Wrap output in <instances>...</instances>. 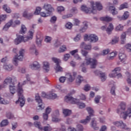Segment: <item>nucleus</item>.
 <instances>
[{
	"label": "nucleus",
	"mask_w": 131,
	"mask_h": 131,
	"mask_svg": "<svg viewBox=\"0 0 131 131\" xmlns=\"http://www.w3.org/2000/svg\"><path fill=\"white\" fill-rule=\"evenodd\" d=\"M29 67L33 70H37L40 68V64L37 61H34L33 64L30 65Z\"/></svg>",
	"instance_id": "obj_17"
},
{
	"label": "nucleus",
	"mask_w": 131,
	"mask_h": 131,
	"mask_svg": "<svg viewBox=\"0 0 131 131\" xmlns=\"http://www.w3.org/2000/svg\"><path fill=\"white\" fill-rule=\"evenodd\" d=\"M57 9L58 13H61V12L65 11V8L63 6H58Z\"/></svg>",
	"instance_id": "obj_50"
},
{
	"label": "nucleus",
	"mask_w": 131,
	"mask_h": 131,
	"mask_svg": "<svg viewBox=\"0 0 131 131\" xmlns=\"http://www.w3.org/2000/svg\"><path fill=\"white\" fill-rule=\"evenodd\" d=\"M12 20H9L3 27V30L4 31H7V30H9V27H11V26H14L15 25L14 24H12Z\"/></svg>",
	"instance_id": "obj_22"
},
{
	"label": "nucleus",
	"mask_w": 131,
	"mask_h": 131,
	"mask_svg": "<svg viewBox=\"0 0 131 131\" xmlns=\"http://www.w3.org/2000/svg\"><path fill=\"white\" fill-rule=\"evenodd\" d=\"M56 21H57V17L54 16H52L50 19V22L51 23H55V22H56Z\"/></svg>",
	"instance_id": "obj_61"
},
{
	"label": "nucleus",
	"mask_w": 131,
	"mask_h": 131,
	"mask_svg": "<svg viewBox=\"0 0 131 131\" xmlns=\"http://www.w3.org/2000/svg\"><path fill=\"white\" fill-rule=\"evenodd\" d=\"M24 50H21L19 51V55L17 54L13 58V63L15 66H18V61H23L24 57Z\"/></svg>",
	"instance_id": "obj_6"
},
{
	"label": "nucleus",
	"mask_w": 131,
	"mask_h": 131,
	"mask_svg": "<svg viewBox=\"0 0 131 131\" xmlns=\"http://www.w3.org/2000/svg\"><path fill=\"white\" fill-rule=\"evenodd\" d=\"M83 24L84 25L83 27L80 30V32H85L86 29H88V25L87 21L83 22Z\"/></svg>",
	"instance_id": "obj_33"
},
{
	"label": "nucleus",
	"mask_w": 131,
	"mask_h": 131,
	"mask_svg": "<svg viewBox=\"0 0 131 131\" xmlns=\"http://www.w3.org/2000/svg\"><path fill=\"white\" fill-rule=\"evenodd\" d=\"M111 93L112 95L115 96V86H113L111 89Z\"/></svg>",
	"instance_id": "obj_63"
},
{
	"label": "nucleus",
	"mask_w": 131,
	"mask_h": 131,
	"mask_svg": "<svg viewBox=\"0 0 131 131\" xmlns=\"http://www.w3.org/2000/svg\"><path fill=\"white\" fill-rule=\"evenodd\" d=\"M41 97L42 98H46L47 99H56L57 98V94L55 93H50L49 95H47L45 92H42Z\"/></svg>",
	"instance_id": "obj_14"
},
{
	"label": "nucleus",
	"mask_w": 131,
	"mask_h": 131,
	"mask_svg": "<svg viewBox=\"0 0 131 131\" xmlns=\"http://www.w3.org/2000/svg\"><path fill=\"white\" fill-rule=\"evenodd\" d=\"M12 78L8 77L4 81V83L9 84V90L10 94L14 95L16 93V87L14 82H12Z\"/></svg>",
	"instance_id": "obj_3"
},
{
	"label": "nucleus",
	"mask_w": 131,
	"mask_h": 131,
	"mask_svg": "<svg viewBox=\"0 0 131 131\" xmlns=\"http://www.w3.org/2000/svg\"><path fill=\"white\" fill-rule=\"evenodd\" d=\"M63 114L64 115V116H69V115L71 114V111L68 109H63Z\"/></svg>",
	"instance_id": "obj_39"
},
{
	"label": "nucleus",
	"mask_w": 131,
	"mask_h": 131,
	"mask_svg": "<svg viewBox=\"0 0 131 131\" xmlns=\"http://www.w3.org/2000/svg\"><path fill=\"white\" fill-rule=\"evenodd\" d=\"M3 9L4 11H5V12H6V13H10L11 12H12L10 7H9L7 4L3 5Z\"/></svg>",
	"instance_id": "obj_34"
},
{
	"label": "nucleus",
	"mask_w": 131,
	"mask_h": 131,
	"mask_svg": "<svg viewBox=\"0 0 131 131\" xmlns=\"http://www.w3.org/2000/svg\"><path fill=\"white\" fill-rule=\"evenodd\" d=\"M77 74L76 73V72H74L73 73V76H72L71 73L67 74V78H68L69 81H70V82H72V81H73V80L75 79V77L76 76Z\"/></svg>",
	"instance_id": "obj_20"
},
{
	"label": "nucleus",
	"mask_w": 131,
	"mask_h": 131,
	"mask_svg": "<svg viewBox=\"0 0 131 131\" xmlns=\"http://www.w3.org/2000/svg\"><path fill=\"white\" fill-rule=\"evenodd\" d=\"M123 26L122 25H119L116 27V31H122L123 30Z\"/></svg>",
	"instance_id": "obj_42"
},
{
	"label": "nucleus",
	"mask_w": 131,
	"mask_h": 131,
	"mask_svg": "<svg viewBox=\"0 0 131 131\" xmlns=\"http://www.w3.org/2000/svg\"><path fill=\"white\" fill-rule=\"evenodd\" d=\"M85 60L86 61V65H91V68L92 69L96 68V66H97V60L95 59H92L90 57H88V56H86Z\"/></svg>",
	"instance_id": "obj_9"
},
{
	"label": "nucleus",
	"mask_w": 131,
	"mask_h": 131,
	"mask_svg": "<svg viewBox=\"0 0 131 131\" xmlns=\"http://www.w3.org/2000/svg\"><path fill=\"white\" fill-rule=\"evenodd\" d=\"M8 124H9V121H8V120H4L1 123L0 126L3 127V126H6L8 125Z\"/></svg>",
	"instance_id": "obj_40"
},
{
	"label": "nucleus",
	"mask_w": 131,
	"mask_h": 131,
	"mask_svg": "<svg viewBox=\"0 0 131 131\" xmlns=\"http://www.w3.org/2000/svg\"><path fill=\"white\" fill-rule=\"evenodd\" d=\"M40 11H41V8L39 7H37L35 11L34 12L35 15H38V14L40 13Z\"/></svg>",
	"instance_id": "obj_51"
},
{
	"label": "nucleus",
	"mask_w": 131,
	"mask_h": 131,
	"mask_svg": "<svg viewBox=\"0 0 131 131\" xmlns=\"http://www.w3.org/2000/svg\"><path fill=\"white\" fill-rule=\"evenodd\" d=\"M69 58H70V54H66L64 55L63 60L64 61H67Z\"/></svg>",
	"instance_id": "obj_59"
},
{
	"label": "nucleus",
	"mask_w": 131,
	"mask_h": 131,
	"mask_svg": "<svg viewBox=\"0 0 131 131\" xmlns=\"http://www.w3.org/2000/svg\"><path fill=\"white\" fill-rule=\"evenodd\" d=\"M121 110L124 111L125 110L126 104L125 102H122L120 104Z\"/></svg>",
	"instance_id": "obj_48"
},
{
	"label": "nucleus",
	"mask_w": 131,
	"mask_h": 131,
	"mask_svg": "<svg viewBox=\"0 0 131 131\" xmlns=\"http://www.w3.org/2000/svg\"><path fill=\"white\" fill-rule=\"evenodd\" d=\"M10 21H12V24H14V26H12V27H15L16 25H19L20 24V21L19 20H15L14 21L13 19H11Z\"/></svg>",
	"instance_id": "obj_45"
},
{
	"label": "nucleus",
	"mask_w": 131,
	"mask_h": 131,
	"mask_svg": "<svg viewBox=\"0 0 131 131\" xmlns=\"http://www.w3.org/2000/svg\"><path fill=\"white\" fill-rule=\"evenodd\" d=\"M33 33H34V31L30 30L28 33V35L29 36H17L14 40L15 44L19 45V43H21V42H26V41H28V40H31L33 37Z\"/></svg>",
	"instance_id": "obj_2"
},
{
	"label": "nucleus",
	"mask_w": 131,
	"mask_h": 131,
	"mask_svg": "<svg viewBox=\"0 0 131 131\" xmlns=\"http://www.w3.org/2000/svg\"><path fill=\"white\" fill-rule=\"evenodd\" d=\"M119 58L121 62H125L127 59L126 55H125V54L124 53H120L119 54Z\"/></svg>",
	"instance_id": "obj_28"
},
{
	"label": "nucleus",
	"mask_w": 131,
	"mask_h": 131,
	"mask_svg": "<svg viewBox=\"0 0 131 131\" xmlns=\"http://www.w3.org/2000/svg\"><path fill=\"white\" fill-rule=\"evenodd\" d=\"M6 117L9 119H12V118H13L14 116L13 115V114H12V113H7L6 114Z\"/></svg>",
	"instance_id": "obj_55"
},
{
	"label": "nucleus",
	"mask_w": 131,
	"mask_h": 131,
	"mask_svg": "<svg viewBox=\"0 0 131 131\" xmlns=\"http://www.w3.org/2000/svg\"><path fill=\"white\" fill-rule=\"evenodd\" d=\"M94 73L96 75H100V78L102 81H105V80H106V78H107V77H106L105 73H102L101 72H100V71L98 70L94 71Z\"/></svg>",
	"instance_id": "obj_15"
},
{
	"label": "nucleus",
	"mask_w": 131,
	"mask_h": 131,
	"mask_svg": "<svg viewBox=\"0 0 131 131\" xmlns=\"http://www.w3.org/2000/svg\"><path fill=\"white\" fill-rule=\"evenodd\" d=\"M113 124L116 126L121 127V128H123V129L126 128V125L124 124L123 122H122V121L114 122Z\"/></svg>",
	"instance_id": "obj_16"
},
{
	"label": "nucleus",
	"mask_w": 131,
	"mask_h": 131,
	"mask_svg": "<svg viewBox=\"0 0 131 131\" xmlns=\"http://www.w3.org/2000/svg\"><path fill=\"white\" fill-rule=\"evenodd\" d=\"M125 49L127 50H131V43H127L125 46Z\"/></svg>",
	"instance_id": "obj_64"
},
{
	"label": "nucleus",
	"mask_w": 131,
	"mask_h": 131,
	"mask_svg": "<svg viewBox=\"0 0 131 131\" xmlns=\"http://www.w3.org/2000/svg\"><path fill=\"white\" fill-rule=\"evenodd\" d=\"M91 124L92 127H93L95 130H98V129H99V127H97V122L95 121L94 119H92Z\"/></svg>",
	"instance_id": "obj_36"
},
{
	"label": "nucleus",
	"mask_w": 131,
	"mask_h": 131,
	"mask_svg": "<svg viewBox=\"0 0 131 131\" xmlns=\"http://www.w3.org/2000/svg\"><path fill=\"white\" fill-rule=\"evenodd\" d=\"M109 11L111 12L112 14V15H117L118 12L116 10V9H115V7L113 6H110L109 8Z\"/></svg>",
	"instance_id": "obj_32"
},
{
	"label": "nucleus",
	"mask_w": 131,
	"mask_h": 131,
	"mask_svg": "<svg viewBox=\"0 0 131 131\" xmlns=\"http://www.w3.org/2000/svg\"><path fill=\"white\" fill-rule=\"evenodd\" d=\"M125 38H126V32H124L121 35V40L122 44L125 43Z\"/></svg>",
	"instance_id": "obj_31"
},
{
	"label": "nucleus",
	"mask_w": 131,
	"mask_h": 131,
	"mask_svg": "<svg viewBox=\"0 0 131 131\" xmlns=\"http://www.w3.org/2000/svg\"><path fill=\"white\" fill-rule=\"evenodd\" d=\"M26 31H27V29L26 28V27H25L23 25H21V29L19 31V33L20 34H25V33H26Z\"/></svg>",
	"instance_id": "obj_35"
},
{
	"label": "nucleus",
	"mask_w": 131,
	"mask_h": 131,
	"mask_svg": "<svg viewBox=\"0 0 131 131\" xmlns=\"http://www.w3.org/2000/svg\"><path fill=\"white\" fill-rule=\"evenodd\" d=\"M70 12L72 14H77V13H78V10H77V8H76V7H73L70 10Z\"/></svg>",
	"instance_id": "obj_44"
},
{
	"label": "nucleus",
	"mask_w": 131,
	"mask_h": 131,
	"mask_svg": "<svg viewBox=\"0 0 131 131\" xmlns=\"http://www.w3.org/2000/svg\"><path fill=\"white\" fill-rule=\"evenodd\" d=\"M52 61H53V62H54V63H56V67L55 68L56 73H58V72H62V71H63V68H62V67L60 66V59H58V58L53 57Z\"/></svg>",
	"instance_id": "obj_10"
},
{
	"label": "nucleus",
	"mask_w": 131,
	"mask_h": 131,
	"mask_svg": "<svg viewBox=\"0 0 131 131\" xmlns=\"http://www.w3.org/2000/svg\"><path fill=\"white\" fill-rule=\"evenodd\" d=\"M34 126L35 127H37L40 130H44V131H51L52 130V127L50 126H45L43 127V128L42 127H41V125H40V122H35L34 123Z\"/></svg>",
	"instance_id": "obj_11"
},
{
	"label": "nucleus",
	"mask_w": 131,
	"mask_h": 131,
	"mask_svg": "<svg viewBox=\"0 0 131 131\" xmlns=\"http://www.w3.org/2000/svg\"><path fill=\"white\" fill-rule=\"evenodd\" d=\"M40 16H41V17H49V16H50V14H48V12L46 11V13L44 12H42L40 13Z\"/></svg>",
	"instance_id": "obj_57"
},
{
	"label": "nucleus",
	"mask_w": 131,
	"mask_h": 131,
	"mask_svg": "<svg viewBox=\"0 0 131 131\" xmlns=\"http://www.w3.org/2000/svg\"><path fill=\"white\" fill-rule=\"evenodd\" d=\"M101 99V96H97L95 97V102L96 104L99 103V102H100V100Z\"/></svg>",
	"instance_id": "obj_58"
},
{
	"label": "nucleus",
	"mask_w": 131,
	"mask_h": 131,
	"mask_svg": "<svg viewBox=\"0 0 131 131\" xmlns=\"http://www.w3.org/2000/svg\"><path fill=\"white\" fill-rule=\"evenodd\" d=\"M101 21H104L105 22H111L113 21V18L110 16H106L100 18Z\"/></svg>",
	"instance_id": "obj_25"
},
{
	"label": "nucleus",
	"mask_w": 131,
	"mask_h": 131,
	"mask_svg": "<svg viewBox=\"0 0 131 131\" xmlns=\"http://www.w3.org/2000/svg\"><path fill=\"white\" fill-rule=\"evenodd\" d=\"M0 103L7 105V104H9V101L4 99L3 98H2V97H0Z\"/></svg>",
	"instance_id": "obj_47"
},
{
	"label": "nucleus",
	"mask_w": 131,
	"mask_h": 131,
	"mask_svg": "<svg viewBox=\"0 0 131 131\" xmlns=\"http://www.w3.org/2000/svg\"><path fill=\"white\" fill-rule=\"evenodd\" d=\"M119 41V37L115 36L111 41V44L115 45L116 43H117V42H118Z\"/></svg>",
	"instance_id": "obj_38"
},
{
	"label": "nucleus",
	"mask_w": 131,
	"mask_h": 131,
	"mask_svg": "<svg viewBox=\"0 0 131 131\" xmlns=\"http://www.w3.org/2000/svg\"><path fill=\"white\" fill-rule=\"evenodd\" d=\"M26 84V81H24L21 85H20V82L18 84V86L17 89V92L18 96V100L16 101V104H18L19 102V105L20 107H23L25 105V98L23 96V89L22 88V85Z\"/></svg>",
	"instance_id": "obj_1"
},
{
	"label": "nucleus",
	"mask_w": 131,
	"mask_h": 131,
	"mask_svg": "<svg viewBox=\"0 0 131 131\" xmlns=\"http://www.w3.org/2000/svg\"><path fill=\"white\" fill-rule=\"evenodd\" d=\"M81 10L86 14H91L93 13L92 8H89L85 5H82L81 7Z\"/></svg>",
	"instance_id": "obj_19"
},
{
	"label": "nucleus",
	"mask_w": 131,
	"mask_h": 131,
	"mask_svg": "<svg viewBox=\"0 0 131 131\" xmlns=\"http://www.w3.org/2000/svg\"><path fill=\"white\" fill-rule=\"evenodd\" d=\"M129 16V14L128 13V12L126 11L124 12L123 16H118V18L119 20H120L121 21L122 20H126Z\"/></svg>",
	"instance_id": "obj_23"
},
{
	"label": "nucleus",
	"mask_w": 131,
	"mask_h": 131,
	"mask_svg": "<svg viewBox=\"0 0 131 131\" xmlns=\"http://www.w3.org/2000/svg\"><path fill=\"white\" fill-rule=\"evenodd\" d=\"M80 48L84 49V50H91L92 49V45H86L82 42L80 45Z\"/></svg>",
	"instance_id": "obj_26"
},
{
	"label": "nucleus",
	"mask_w": 131,
	"mask_h": 131,
	"mask_svg": "<svg viewBox=\"0 0 131 131\" xmlns=\"http://www.w3.org/2000/svg\"><path fill=\"white\" fill-rule=\"evenodd\" d=\"M79 24H80V20H79L77 18L73 19V25H74V26H78Z\"/></svg>",
	"instance_id": "obj_41"
},
{
	"label": "nucleus",
	"mask_w": 131,
	"mask_h": 131,
	"mask_svg": "<svg viewBox=\"0 0 131 131\" xmlns=\"http://www.w3.org/2000/svg\"><path fill=\"white\" fill-rule=\"evenodd\" d=\"M6 19H7V15L4 14L0 15V24L3 21H6Z\"/></svg>",
	"instance_id": "obj_46"
},
{
	"label": "nucleus",
	"mask_w": 131,
	"mask_h": 131,
	"mask_svg": "<svg viewBox=\"0 0 131 131\" xmlns=\"http://www.w3.org/2000/svg\"><path fill=\"white\" fill-rule=\"evenodd\" d=\"M82 80H83V78L81 76L79 75L76 79V83H81Z\"/></svg>",
	"instance_id": "obj_43"
},
{
	"label": "nucleus",
	"mask_w": 131,
	"mask_h": 131,
	"mask_svg": "<svg viewBox=\"0 0 131 131\" xmlns=\"http://www.w3.org/2000/svg\"><path fill=\"white\" fill-rule=\"evenodd\" d=\"M23 16L25 18H27V19H31L33 16V13H29L28 11L25 10L23 14Z\"/></svg>",
	"instance_id": "obj_21"
},
{
	"label": "nucleus",
	"mask_w": 131,
	"mask_h": 131,
	"mask_svg": "<svg viewBox=\"0 0 131 131\" xmlns=\"http://www.w3.org/2000/svg\"><path fill=\"white\" fill-rule=\"evenodd\" d=\"M114 29V27L113 26V24L110 23L108 27L106 29V31L107 34H111L112 31Z\"/></svg>",
	"instance_id": "obj_29"
},
{
	"label": "nucleus",
	"mask_w": 131,
	"mask_h": 131,
	"mask_svg": "<svg viewBox=\"0 0 131 131\" xmlns=\"http://www.w3.org/2000/svg\"><path fill=\"white\" fill-rule=\"evenodd\" d=\"M78 105L79 108L80 109H82L83 108L85 107V104H84L82 102H79V103H78Z\"/></svg>",
	"instance_id": "obj_54"
},
{
	"label": "nucleus",
	"mask_w": 131,
	"mask_h": 131,
	"mask_svg": "<svg viewBox=\"0 0 131 131\" xmlns=\"http://www.w3.org/2000/svg\"><path fill=\"white\" fill-rule=\"evenodd\" d=\"M80 37H81V35L80 34H78L74 38V41H79L80 40Z\"/></svg>",
	"instance_id": "obj_52"
},
{
	"label": "nucleus",
	"mask_w": 131,
	"mask_h": 131,
	"mask_svg": "<svg viewBox=\"0 0 131 131\" xmlns=\"http://www.w3.org/2000/svg\"><path fill=\"white\" fill-rule=\"evenodd\" d=\"M43 69L45 70L46 72L50 71V63L47 61H44L43 62Z\"/></svg>",
	"instance_id": "obj_27"
},
{
	"label": "nucleus",
	"mask_w": 131,
	"mask_h": 131,
	"mask_svg": "<svg viewBox=\"0 0 131 131\" xmlns=\"http://www.w3.org/2000/svg\"><path fill=\"white\" fill-rule=\"evenodd\" d=\"M51 40H52V38L51 37L47 36L45 37V42H47V43L51 42Z\"/></svg>",
	"instance_id": "obj_56"
},
{
	"label": "nucleus",
	"mask_w": 131,
	"mask_h": 131,
	"mask_svg": "<svg viewBox=\"0 0 131 131\" xmlns=\"http://www.w3.org/2000/svg\"><path fill=\"white\" fill-rule=\"evenodd\" d=\"M60 45L61 42L58 39L56 40L54 45L55 48H58V47H60Z\"/></svg>",
	"instance_id": "obj_49"
},
{
	"label": "nucleus",
	"mask_w": 131,
	"mask_h": 131,
	"mask_svg": "<svg viewBox=\"0 0 131 131\" xmlns=\"http://www.w3.org/2000/svg\"><path fill=\"white\" fill-rule=\"evenodd\" d=\"M43 39V37L40 36L39 34H37L36 38V42L38 47H41V42H42V40Z\"/></svg>",
	"instance_id": "obj_18"
},
{
	"label": "nucleus",
	"mask_w": 131,
	"mask_h": 131,
	"mask_svg": "<svg viewBox=\"0 0 131 131\" xmlns=\"http://www.w3.org/2000/svg\"><path fill=\"white\" fill-rule=\"evenodd\" d=\"M35 100L36 101V102L38 103V106L37 107V110H42V109H45V104L42 103V100L40 99V96H39V94H36Z\"/></svg>",
	"instance_id": "obj_8"
},
{
	"label": "nucleus",
	"mask_w": 131,
	"mask_h": 131,
	"mask_svg": "<svg viewBox=\"0 0 131 131\" xmlns=\"http://www.w3.org/2000/svg\"><path fill=\"white\" fill-rule=\"evenodd\" d=\"M117 52L116 51H113L109 53V57H108V60H113L115 57L117 56Z\"/></svg>",
	"instance_id": "obj_30"
},
{
	"label": "nucleus",
	"mask_w": 131,
	"mask_h": 131,
	"mask_svg": "<svg viewBox=\"0 0 131 131\" xmlns=\"http://www.w3.org/2000/svg\"><path fill=\"white\" fill-rule=\"evenodd\" d=\"M72 26H73V25L71 23H70V22L68 23L66 25V27L68 29H71V28H72Z\"/></svg>",
	"instance_id": "obj_53"
},
{
	"label": "nucleus",
	"mask_w": 131,
	"mask_h": 131,
	"mask_svg": "<svg viewBox=\"0 0 131 131\" xmlns=\"http://www.w3.org/2000/svg\"><path fill=\"white\" fill-rule=\"evenodd\" d=\"M4 69H5L6 70H7L8 71H11V70H13V66H12L11 64H9V65L4 64Z\"/></svg>",
	"instance_id": "obj_37"
},
{
	"label": "nucleus",
	"mask_w": 131,
	"mask_h": 131,
	"mask_svg": "<svg viewBox=\"0 0 131 131\" xmlns=\"http://www.w3.org/2000/svg\"><path fill=\"white\" fill-rule=\"evenodd\" d=\"M123 119L125 120L126 119V118L127 116H129V117H131V108H128L127 110L124 113L123 112Z\"/></svg>",
	"instance_id": "obj_24"
},
{
	"label": "nucleus",
	"mask_w": 131,
	"mask_h": 131,
	"mask_svg": "<svg viewBox=\"0 0 131 131\" xmlns=\"http://www.w3.org/2000/svg\"><path fill=\"white\" fill-rule=\"evenodd\" d=\"M84 90L85 91V92H89V91L91 90V86L89 84L85 85L84 86Z\"/></svg>",
	"instance_id": "obj_60"
},
{
	"label": "nucleus",
	"mask_w": 131,
	"mask_h": 131,
	"mask_svg": "<svg viewBox=\"0 0 131 131\" xmlns=\"http://www.w3.org/2000/svg\"><path fill=\"white\" fill-rule=\"evenodd\" d=\"M64 101L67 103H71V104H77V99L72 97L71 96H66L64 97Z\"/></svg>",
	"instance_id": "obj_12"
},
{
	"label": "nucleus",
	"mask_w": 131,
	"mask_h": 131,
	"mask_svg": "<svg viewBox=\"0 0 131 131\" xmlns=\"http://www.w3.org/2000/svg\"><path fill=\"white\" fill-rule=\"evenodd\" d=\"M86 110L88 111L90 115L89 116H87L85 119L80 121V123H83V124L88 123V122L91 120V117H92V116H94V110H93L92 107H86Z\"/></svg>",
	"instance_id": "obj_7"
},
{
	"label": "nucleus",
	"mask_w": 131,
	"mask_h": 131,
	"mask_svg": "<svg viewBox=\"0 0 131 131\" xmlns=\"http://www.w3.org/2000/svg\"><path fill=\"white\" fill-rule=\"evenodd\" d=\"M91 5L92 7V14H96V13H97V10H98V11H101V10H103V6L100 2H97L95 3H94L93 2H91Z\"/></svg>",
	"instance_id": "obj_5"
},
{
	"label": "nucleus",
	"mask_w": 131,
	"mask_h": 131,
	"mask_svg": "<svg viewBox=\"0 0 131 131\" xmlns=\"http://www.w3.org/2000/svg\"><path fill=\"white\" fill-rule=\"evenodd\" d=\"M43 8L46 11L48 15H51L52 12L54 11V8L50 4H45Z\"/></svg>",
	"instance_id": "obj_13"
},
{
	"label": "nucleus",
	"mask_w": 131,
	"mask_h": 131,
	"mask_svg": "<svg viewBox=\"0 0 131 131\" xmlns=\"http://www.w3.org/2000/svg\"><path fill=\"white\" fill-rule=\"evenodd\" d=\"M77 128L78 129V130L79 131H82L83 130V127L82 126V125H80V124H78L77 125Z\"/></svg>",
	"instance_id": "obj_62"
},
{
	"label": "nucleus",
	"mask_w": 131,
	"mask_h": 131,
	"mask_svg": "<svg viewBox=\"0 0 131 131\" xmlns=\"http://www.w3.org/2000/svg\"><path fill=\"white\" fill-rule=\"evenodd\" d=\"M84 40L90 41V42H97L99 40V37L96 34H86L84 35Z\"/></svg>",
	"instance_id": "obj_4"
}]
</instances>
